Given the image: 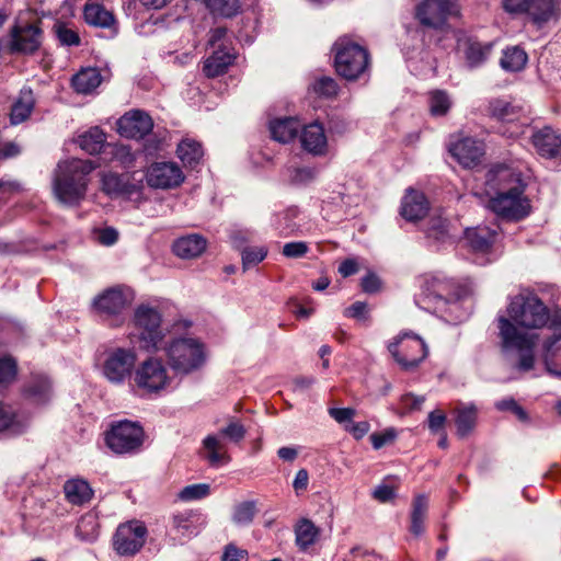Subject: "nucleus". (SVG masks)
Here are the masks:
<instances>
[{"instance_id": "f257e3e1", "label": "nucleus", "mask_w": 561, "mask_h": 561, "mask_svg": "<svg viewBox=\"0 0 561 561\" xmlns=\"http://www.w3.org/2000/svg\"><path fill=\"white\" fill-rule=\"evenodd\" d=\"M506 313L496 317L502 352L516 356L514 368L527 373L535 365L537 335L526 330L545 328L550 320V310L537 294L526 291L510 298Z\"/></svg>"}, {"instance_id": "f03ea898", "label": "nucleus", "mask_w": 561, "mask_h": 561, "mask_svg": "<svg viewBox=\"0 0 561 561\" xmlns=\"http://www.w3.org/2000/svg\"><path fill=\"white\" fill-rule=\"evenodd\" d=\"M419 293L414 295L415 305L436 314L448 323H459L467 318L461 300L469 295V287L447 277L443 273L424 274L417 278Z\"/></svg>"}, {"instance_id": "7ed1b4c3", "label": "nucleus", "mask_w": 561, "mask_h": 561, "mask_svg": "<svg viewBox=\"0 0 561 561\" xmlns=\"http://www.w3.org/2000/svg\"><path fill=\"white\" fill-rule=\"evenodd\" d=\"M486 185L495 195L489 199V208L497 216L510 220H522L530 213L529 199L524 195L527 184L520 171L497 165L486 173Z\"/></svg>"}, {"instance_id": "20e7f679", "label": "nucleus", "mask_w": 561, "mask_h": 561, "mask_svg": "<svg viewBox=\"0 0 561 561\" xmlns=\"http://www.w3.org/2000/svg\"><path fill=\"white\" fill-rule=\"evenodd\" d=\"M94 165L89 160L60 161L55 171L53 188L57 199L67 206H78L85 196L88 179Z\"/></svg>"}, {"instance_id": "39448f33", "label": "nucleus", "mask_w": 561, "mask_h": 561, "mask_svg": "<svg viewBox=\"0 0 561 561\" xmlns=\"http://www.w3.org/2000/svg\"><path fill=\"white\" fill-rule=\"evenodd\" d=\"M334 69L346 81H356L369 71L370 55L362 45L347 36L339 37L333 44Z\"/></svg>"}, {"instance_id": "423d86ee", "label": "nucleus", "mask_w": 561, "mask_h": 561, "mask_svg": "<svg viewBox=\"0 0 561 561\" xmlns=\"http://www.w3.org/2000/svg\"><path fill=\"white\" fill-rule=\"evenodd\" d=\"M146 438L144 426L127 419L113 421L104 432L105 446L117 456H134L141 451Z\"/></svg>"}, {"instance_id": "0eeeda50", "label": "nucleus", "mask_w": 561, "mask_h": 561, "mask_svg": "<svg viewBox=\"0 0 561 561\" xmlns=\"http://www.w3.org/2000/svg\"><path fill=\"white\" fill-rule=\"evenodd\" d=\"M164 351L168 364L175 374L188 375L206 363L205 345L198 339L175 337L164 346Z\"/></svg>"}, {"instance_id": "6e6552de", "label": "nucleus", "mask_w": 561, "mask_h": 561, "mask_svg": "<svg viewBox=\"0 0 561 561\" xmlns=\"http://www.w3.org/2000/svg\"><path fill=\"white\" fill-rule=\"evenodd\" d=\"M245 434L244 425L239 420H232L219 430L218 435L210 434L202 440L199 456L213 468L228 465L231 457L220 437H225L233 444H239L243 440Z\"/></svg>"}, {"instance_id": "1a4fd4ad", "label": "nucleus", "mask_w": 561, "mask_h": 561, "mask_svg": "<svg viewBox=\"0 0 561 561\" xmlns=\"http://www.w3.org/2000/svg\"><path fill=\"white\" fill-rule=\"evenodd\" d=\"M131 297L121 286L110 287L99 294L91 304L96 318L111 328H118L125 322V311Z\"/></svg>"}, {"instance_id": "9d476101", "label": "nucleus", "mask_w": 561, "mask_h": 561, "mask_svg": "<svg viewBox=\"0 0 561 561\" xmlns=\"http://www.w3.org/2000/svg\"><path fill=\"white\" fill-rule=\"evenodd\" d=\"M490 118L500 124L497 131L507 138H517L529 124L523 106L505 99H492L486 108Z\"/></svg>"}, {"instance_id": "9b49d317", "label": "nucleus", "mask_w": 561, "mask_h": 561, "mask_svg": "<svg viewBox=\"0 0 561 561\" xmlns=\"http://www.w3.org/2000/svg\"><path fill=\"white\" fill-rule=\"evenodd\" d=\"M137 353L133 347H114L105 353L103 377L113 386L131 385L137 368Z\"/></svg>"}, {"instance_id": "f8f14e48", "label": "nucleus", "mask_w": 561, "mask_h": 561, "mask_svg": "<svg viewBox=\"0 0 561 561\" xmlns=\"http://www.w3.org/2000/svg\"><path fill=\"white\" fill-rule=\"evenodd\" d=\"M388 351L404 371H412L428 355L424 340L413 332H402L389 343Z\"/></svg>"}, {"instance_id": "ddd939ff", "label": "nucleus", "mask_w": 561, "mask_h": 561, "mask_svg": "<svg viewBox=\"0 0 561 561\" xmlns=\"http://www.w3.org/2000/svg\"><path fill=\"white\" fill-rule=\"evenodd\" d=\"M134 323L140 347L158 351L164 337L160 311L149 305H139L134 312Z\"/></svg>"}, {"instance_id": "4468645a", "label": "nucleus", "mask_w": 561, "mask_h": 561, "mask_svg": "<svg viewBox=\"0 0 561 561\" xmlns=\"http://www.w3.org/2000/svg\"><path fill=\"white\" fill-rule=\"evenodd\" d=\"M131 389L139 391L141 396L157 394L170 382L168 371L163 363L158 358H148L140 363L131 380Z\"/></svg>"}, {"instance_id": "2eb2a0df", "label": "nucleus", "mask_w": 561, "mask_h": 561, "mask_svg": "<svg viewBox=\"0 0 561 561\" xmlns=\"http://www.w3.org/2000/svg\"><path fill=\"white\" fill-rule=\"evenodd\" d=\"M148 529L144 522L130 519L121 523L112 538L114 551L121 557H134L145 546Z\"/></svg>"}, {"instance_id": "dca6fc26", "label": "nucleus", "mask_w": 561, "mask_h": 561, "mask_svg": "<svg viewBox=\"0 0 561 561\" xmlns=\"http://www.w3.org/2000/svg\"><path fill=\"white\" fill-rule=\"evenodd\" d=\"M458 9L453 0H423L415 7V19L427 28L443 30L450 16L457 15Z\"/></svg>"}, {"instance_id": "f3484780", "label": "nucleus", "mask_w": 561, "mask_h": 561, "mask_svg": "<svg viewBox=\"0 0 561 561\" xmlns=\"http://www.w3.org/2000/svg\"><path fill=\"white\" fill-rule=\"evenodd\" d=\"M44 32L37 23L15 24L10 30L11 54L34 55L42 46Z\"/></svg>"}, {"instance_id": "a211bd4d", "label": "nucleus", "mask_w": 561, "mask_h": 561, "mask_svg": "<svg viewBox=\"0 0 561 561\" xmlns=\"http://www.w3.org/2000/svg\"><path fill=\"white\" fill-rule=\"evenodd\" d=\"M184 179L182 169L173 161L153 162L146 171L147 184L152 188H174L180 186Z\"/></svg>"}, {"instance_id": "6ab92c4d", "label": "nucleus", "mask_w": 561, "mask_h": 561, "mask_svg": "<svg viewBox=\"0 0 561 561\" xmlns=\"http://www.w3.org/2000/svg\"><path fill=\"white\" fill-rule=\"evenodd\" d=\"M448 151L460 165L472 169L481 163L485 153V146L483 141L467 136L450 141Z\"/></svg>"}, {"instance_id": "aec40b11", "label": "nucleus", "mask_w": 561, "mask_h": 561, "mask_svg": "<svg viewBox=\"0 0 561 561\" xmlns=\"http://www.w3.org/2000/svg\"><path fill=\"white\" fill-rule=\"evenodd\" d=\"M153 129L151 116L141 110L125 113L117 121V130L121 136L128 139H144Z\"/></svg>"}, {"instance_id": "412c9836", "label": "nucleus", "mask_w": 561, "mask_h": 561, "mask_svg": "<svg viewBox=\"0 0 561 561\" xmlns=\"http://www.w3.org/2000/svg\"><path fill=\"white\" fill-rule=\"evenodd\" d=\"M502 5L510 14H529L536 23L548 22L553 15V0H503Z\"/></svg>"}, {"instance_id": "4be33fe9", "label": "nucleus", "mask_w": 561, "mask_h": 561, "mask_svg": "<svg viewBox=\"0 0 561 561\" xmlns=\"http://www.w3.org/2000/svg\"><path fill=\"white\" fill-rule=\"evenodd\" d=\"M142 187L141 182L133 181L128 174L108 172L102 176V191L111 198L131 199L141 194Z\"/></svg>"}, {"instance_id": "5701e85b", "label": "nucleus", "mask_w": 561, "mask_h": 561, "mask_svg": "<svg viewBox=\"0 0 561 561\" xmlns=\"http://www.w3.org/2000/svg\"><path fill=\"white\" fill-rule=\"evenodd\" d=\"M83 19L90 26L106 30L107 38H114L118 34V25L114 14L101 3L87 2L83 7Z\"/></svg>"}, {"instance_id": "b1692460", "label": "nucleus", "mask_w": 561, "mask_h": 561, "mask_svg": "<svg viewBox=\"0 0 561 561\" xmlns=\"http://www.w3.org/2000/svg\"><path fill=\"white\" fill-rule=\"evenodd\" d=\"M51 380L44 374H31L22 387V396L34 404H45L51 398Z\"/></svg>"}, {"instance_id": "393cba45", "label": "nucleus", "mask_w": 561, "mask_h": 561, "mask_svg": "<svg viewBox=\"0 0 561 561\" xmlns=\"http://www.w3.org/2000/svg\"><path fill=\"white\" fill-rule=\"evenodd\" d=\"M531 142L541 157L552 159L561 156V135L551 126L535 129Z\"/></svg>"}, {"instance_id": "a878e982", "label": "nucleus", "mask_w": 561, "mask_h": 561, "mask_svg": "<svg viewBox=\"0 0 561 561\" xmlns=\"http://www.w3.org/2000/svg\"><path fill=\"white\" fill-rule=\"evenodd\" d=\"M322 530L310 518L301 517L294 525L295 545L299 552H313V546L320 541Z\"/></svg>"}, {"instance_id": "bb28decb", "label": "nucleus", "mask_w": 561, "mask_h": 561, "mask_svg": "<svg viewBox=\"0 0 561 561\" xmlns=\"http://www.w3.org/2000/svg\"><path fill=\"white\" fill-rule=\"evenodd\" d=\"M430 210V202L426 195L413 188H408L402 198L400 214L408 221L423 219Z\"/></svg>"}, {"instance_id": "cd10ccee", "label": "nucleus", "mask_w": 561, "mask_h": 561, "mask_svg": "<svg viewBox=\"0 0 561 561\" xmlns=\"http://www.w3.org/2000/svg\"><path fill=\"white\" fill-rule=\"evenodd\" d=\"M234 59L236 53L232 48H228L227 46H219L204 61L203 71L208 78L222 76L226 73L229 66L233 64Z\"/></svg>"}, {"instance_id": "c85d7f7f", "label": "nucleus", "mask_w": 561, "mask_h": 561, "mask_svg": "<svg viewBox=\"0 0 561 561\" xmlns=\"http://www.w3.org/2000/svg\"><path fill=\"white\" fill-rule=\"evenodd\" d=\"M300 141L302 148L313 156H323L328 149V140L322 125L312 123L301 131Z\"/></svg>"}, {"instance_id": "c756f323", "label": "nucleus", "mask_w": 561, "mask_h": 561, "mask_svg": "<svg viewBox=\"0 0 561 561\" xmlns=\"http://www.w3.org/2000/svg\"><path fill=\"white\" fill-rule=\"evenodd\" d=\"M496 233L488 227L467 228L463 241L474 253H489L495 242Z\"/></svg>"}, {"instance_id": "7c9ffc66", "label": "nucleus", "mask_w": 561, "mask_h": 561, "mask_svg": "<svg viewBox=\"0 0 561 561\" xmlns=\"http://www.w3.org/2000/svg\"><path fill=\"white\" fill-rule=\"evenodd\" d=\"M300 214L297 206H288L287 208L276 211L272 217V227L280 237H289L296 234L300 230V225L296 221Z\"/></svg>"}, {"instance_id": "2f4dec72", "label": "nucleus", "mask_w": 561, "mask_h": 561, "mask_svg": "<svg viewBox=\"0 0 561 561\" xmlns=\"http://www.w3.org/2000/svg\"><path fill=\"white\" fill-rule=\"evenodd\" d=\"M207 247V240L198 233H192L178 238L172 245L173 253L181 259H194L199 256Z\"/></svg>"}, {"instance_id": "473e14b6", "label": "nucleus", "mask_w": 561, "mask_h": 561, "mask_svg": "<svg viewBox=\"0 0 561 561\" xmlns=\"http://www.w3.org/2000/svg\"><path fill=\"white\" fill-rule=\"evenodd\" d=\"M300 122L295 117H280L270 122L271 137L282 144L293 141L300 130Z\"/></svg>"}, {"instance_id": "72a5a7b5", "label": "nucleus", "mask_w": 561, "mask_h": 561, "mask_svg": "<svg viewBox=\"0 0 561 561\" xmlns=\"http://www.w3.org/2000/svg\"><path fill=\"white\" fill-rule=\"evenodd\" d=\"M542 357L547 371L561 378V334L553 335L545 341Z\"/></svg>"}, {"instance_id": "f704fd0d", "label": "nucleus", "mask_w": 561, "mask_h": 561, "mask_svg": "<svg viewBox=\"0 0 561 561\" xmlns=\"http://www.w3.org/2000/svg\"><path fill=\"white\" fill-rule=\"evenodd\" d=\"M102 82V76L98 68H82L71 78V87L79 94L92 93Z\"/></svg>"}, {"instance_id": "c9c22d12", "label": "nucleus", "mask_w": 561, "mask_h": 561, "mask_svg": "<svg viewBox=\"0 0 561 561\" xmlns=\"http://www.w3.org/2000/svg\"><path fill=\"white\" fill-rule=\"evenodd\" d=\"M64 492L68 502L73 505L88 503L93 496L90 484L82 479L68 480L64 485Z\"/></svg>"}, {"instance_id": "e433bc0d", "label": "nucleus", "mask_w": 561, "mask_h": 561, "mask_svg": "<svg viewBox=\"0 0 561 561\" xmlns=\"http://www.w3.org/2000/svg\"><path fill=\"white\" fill-rule=\"evenodd\" d=\"M493 49V43H481L469 38L465 48V57L470 68L482 66L489 58Z\"/></svg>"}, {"instance_id": "4c0bfd02", "label": "nucleus", "mask_w": 561, "mask_h": 561, "mask_svg": "<svg viewBox=\"0 0 561 561\" xmlns=\"http://www.w3.org/2000/svg\"><path fill=\"white\" fill-rule=\"evenodd\" d=\"M199 516L193 513H178L172 516V527L178 535L191 539L201 531Z\"/></svg>"}, {"instance_id": "58836bf2", "label": "nucleus", "mask_w": 561, "mask_h": 561, "mask_svg": "<svg viewBox=\"0 0 561 561\" xmlns=\"http://www.w3.org/2000/svg\"><path fill=\"white\" fill-rule=\"evenodd\" d=\"M455 424L457 435L460 438L467 437L476 427L478 411L473 404L461 407L455 410Z\"/></svg>"}, {"instance_id": "ea45409f", "label": "nucleus", "mask_w": 561, "mask_h": 561, "mask_svg": "<svg viewBox=\"0 0 561 561\" xmlns=\"http://www.w3.org/2000/svg\"><path fill=\"white\" fill-rule=\"evenodd\" d=\"M176 153L181 161L192 169L197 167L204 156L202 144L193 139H183L178 145Z\"/></svg>"}, {"instance_id": "a19ab883", "label": "nucleus", "mask_w": 561, "mask_h": 561, "mask_svg": "<svg viewBox=\"0 0 561 561\" xmlns=\"http://www.w3.org/2000/svg\"><path fill=\"white\" fill-rule=\"evenodd\" d=\"M527 60L526 51L518 46H513L503 50L500 65L507 72H518L525 68Z\"/></svg>"}, {"instance_id": "79ce46f5", "label": "nucleus", "mask_w": 561, "mask_h": 561, "mask_svg": "<svg viewBox=\"0 0 561 561\" xmlns=\"http://www.w3.org/2000/svg\"><path fill=\"white\" fill-rule=\"evenodd\" d=\"M428 508V500L424 494H419L413 499L411 510L410 531L414 536H421L424 533V519Z\"/></svg>"}, {"instance_id": "37998d69", "label": "nucleus", "mask_w": 561, "mask_h": 561, "mask_svg": "<svg viewBox=\"0 0 561 561\" xmlns=\"http://www.w3.org/2000/svg\"><path fill=\"white\" fill-rule=\"evenodd\" d=\"M106 137L100 127H93L79 137V146L89 154H98L105 146Z\"/></svg>"}, {"instance_id": "c03bdc74", "label": "nucleus", "mask_w": 561, "mask_h": 561, "mask_svg": "<svg viewBox=\"0 0 561 561\" xmlns=\"http://www.w3.org/2000/svg\"><path fill=\"white\" fill-rule=\"evenodd\" d=\"M34 107V98L32 91L21 94L11 108L10 122L18 125L28 118Z\"/></svg>"}, {"instance_id": "a18cd8bd", "label": "nucleus", "mask_w": 561, "mask_h": 561, "mask_svg": "<svg viewBox=\"0 0 561 561\" xmlns=\"http://www.w3.org/2000/svg\"><path fill=\"white\" fill-rule=\"evenodd\" d=\"M453 102L443 90H434L428 93V108L433 117H444L451 108Z\"/></svg>"}, {"instance_id": "49530a36", "label": "nucleus", "mask_w": 561, "mask_h": 561, "mask_svg": "<svg viewBox=\"0 0 561 561\" xmlns=\"http://www.w3.org/2000/svg\"><path fill=\"white\" fill-rule=\"evenodd\" d=\"M18 360L11 355L0 357V391L11 386L18 377Z\"/></svg>"}, {"instance_id": "de8ad7c7", "label": "nucleus", "mask_w": 561, "mask_h": 561, "mask_svg": "<svg viewBox=\"0 0 561 561\" xmlns=\"http://www.w3.org/2000/svg\"><path fill=\"white\" fill-rule=\"evenodd\" d=\"M268 249L264 245L261 247H244L241 251L242 268L248 271L255 267L266 259Z\"/></svg>"}, {"instance_id": "09e8293b", "label": "nucleus", "mask_w": 561, "mask_h": 561, "mask_svg": "<svg viewBox=\"0 0 561 561\" xmlns=\"http://www.w3.org/2000/svg\"><path fill=\"white\" fill-rule=\"evenodd\" d=\"M76 536L87 542H93L99 537V524L93 516H83L77 524Z\"/></svg>"}, {"instance_id": "8fccbe9b", "label": "nucleus", "mask_w": 561, "mask_h": 561, "mask_svg": "<svg viewBox=\"0 0 561 561\" xmlns=\"http://www.w3.org/2000/svg\"><path fill=\"white\" fill-rule=\"evenodd\" d=\"M289 183L295 186H306L310 184L318 175V169L314 167H296L288 170Z\"/></svg>"}, {"instance_id": "3c124183", "label": "nucleus", "mask_w": 561, "mask_h": 561, "mask_svg": "<svg viewBox=\"0 0 561 561\" xmlns=\"http://www.w3.org/2000/svg\"><path fill=\"white\" fill-rule=\"evenodd\" d=\"M256 504L254 501H244L234 506L232 522L237 525H249L256 515Z\"/></svg>"}, {"instance_id": "603ef678", "label": "nucleus", "mask_w": 561, "mask_h": 561, "mask_svg": "<svg viewBox=\"0 0 561 561\" xmlns=\"http://www.w3.org/2000/svg\"><path fill=\"white\" fill-rule=\"evenodd\" d=\"M207 7L215 14L231 18L236 15L240 8V0H206Z\"/></svg>"}, {"instance_id": "864d4df0", "label": "nucleus", "mask_w": 561, "mask_h": 561, "mask_svg": "<svg viewBox=\"0 0 561 561\" xmlns=\"http://www.w3.org/2000/svg\"><path fill=\"white\" fill-rule=\"evenodd\" d=\"M54 33L61 46H79L81 44V38L72 28H69L66 23L64 22H57L55 23Z\"/></svg>"}, {"instance_id": "5fc2aeb1", "label": "nucleus", "mask_w": 561, "mask_h": 561, "mask_svg": "<svg viewBox=\"0 0 561 561\" xmlns=\"http://www.w3.org/2000/svg\"><path fill=\"white\" fill-rule=\"evenodd\" d=\"M110 147V153L114 161L118 162L123 168L129 169L134 167L136 157L131 151V148L127 145L115 144L107 145Z\"/></svg>"}, {"instance_id": "6e6d98bb", "label": "nucleus", "mask_w": 561, "mask_h": 561, "mask_svg": "<svg viewBox=\"0 0 561 561\" xmlns=\"http://www.w3.org/2000/svg\"><path fill=\"white\" fill-rule=\"evenodd\" d=\"M311 89L319 96L332 98L337 94L339 84L332 77L322 76L313 81Z\"/></svg>"}, {"instance_id": "4d7b16f0", "label": "nucleus", "mask_w": 561, "mask_h": 561, "mask_svg": "<svg viewBox=\"0 0 561 561\" xmlns=\"http://www.w3.org/2000/svg\"><path fill=\"white\" fill-rule=\"evenodd\" d=\"M209 493L210 485L207 483L190 484L180 491L179 499L184 502L197 501L207 497Z\"/></svg>"}, {"instance_id": "13d9d810", "label": "nucleus", "mask_w": 561, "mask_h": 561, "mask_svg": "<svg viewBox=\"0 0 561 561\" xmlns=\"http://www.w3.org/2000/svg\"><path fill=\"white\" fill-rule=\"evenodd\" d=\"M495 408L502 412L513 413L520 422H528L529 415L527 411L517 403L514 398H504L495 402Z\"/></svg>"}, {"instance_id": "bf43d9fd", "label": "nucleus", "mask_w": 561, "mask_h": 561, "mask_svg": "<svg viewBox=\"0 0 561 561\" xmlns=\"http://www.w3.org/2000/svg\"><path fill=\"white\" fill-rule=\"evenodd\" d=\"M448 236L446 220L437 217L432 218L425 229V237L434 239L435 241L443 242Z\"/></svg>"}, {"instance_id": "052dcab7", "label": "nucleus", "mask_w": 561, "mask_h": 561, "mask_svg": "<svg viewBox=\"0 0 561 561\" xmlns=\"http://www.w3.org/2000/svg\"><path fill=\"white\" fill-rule=\"evenodd\" d=\"M369 438L374 449H380L396 440L397 431L393 427H388L382 432L373 433Z\"/></svg>"}, {"instance_id": "680f3d73", "label": "nucleus", "mask_w": 561, "mask_h": 561, "mask_svg": "<svg viewBox=\"0 0 561 561\" xmlns=\"http://www.w3.org/2000/svg\"><path fill=\"white\" fill-rule=\"evenodd\" d=\"M309 251L308 243L305 241L287 242L283 247V255L289 259L304 257Z\"/></svg>"}, {"instance_id": "e2e57ef3", "label": "nucleus", "mask_w": 561, "mask_h": 561, "mask_svg": "<svg viewBox=\"0 0 561 561\" xmlns=\"http://www.w3.org/2000/svg\"><path fill=\"white\" fill-rule=\"evenodd\" d=\"M221 561H249V552L230 542L224 548Z\"/></svg>"}, {"instance_id": "0e129e2a", "label": "nucleus", "mask_w": 561, "mask_h": 561, "mask_svg": "<svg viewBox=\"0 0 561 561\" xmlns=\"http://www.w3.org/2000/svg\"><path fill=\"white\" fill-rule=\"evenodd\" d=\"M447 417L446 414L440 410H435L430 412L427 416V425L430 431L433 434H439L440 432L445 431V424H446Z\"/></svg>"}, {"instance_id": "69168bd1", "label": "nucleus", "mask_w": 561, "mask_h": 561, "mask_svg": "<svg viewBox=\"0 0 561 561\" xmlns=\"http://www.w3.org/2000/svg\"><path fill=\"white\" fill-rule=\"evenodd\" d=\"M381 286V280L378 277V275L374 272H368L362 279H360V288L366 294H376Z\"/></svg>"}, {"instance_id": "338daca9", "label": "nucleus", "mask_w": 561, "mask_h": 561, "mask_svg": "<svg viewBox=\"0 0 561 561\" xmlns=\"http://www.w3.org/2000/svg\"><path fill=\"white\" fill-rule=\"evenodd\" d=\"M344 316L356 320H366L368 318V306L364 301H356L345 309Z\"/></svg>"}, {"instance_id": "774afa93", "label": "nucleus", "mask_w": 561, "mask_h": 561, "mask_svg": "<svg viewBox=\"0 0 561 561\" xmlns=\"http://www.w3.org/2000/svg\"><path fill=\"white\" fill-rule=\"evenodd\" d=\"M21 191V185L15 181H0V203L5 204L14 194Z\"/></svg>"}]
</instances>
